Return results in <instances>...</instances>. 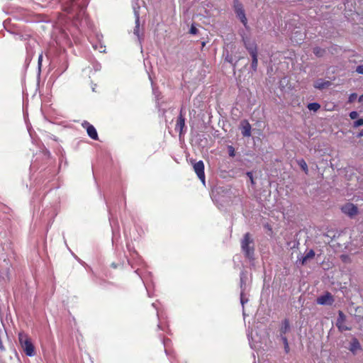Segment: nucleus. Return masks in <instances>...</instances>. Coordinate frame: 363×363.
I'll return each mask as SVG.
<instances>
[{"label": "nucleus", "mask_w": 363, "mask_h": 363, "mask_svg": "<svg viewBox=\"0 0 363 363\" xmlns=\"http://www.w3.org/2000/svg\"><path fill=\"white\" fill-rule=\"evenodd\" d=\"M330 84V82L319 79L314 82L313 86L317 89H328Z\"/></svg>", "instance_id": "9b49d317"}, {"label": "nucleus", "mask_w": 363, "mask_h": 363, "mask_svg": "<svg viewBox=\"0 0 363 363\" xmlns=\"http://www.w3.org/2000/svg\"><path fill=\"white\" fill-rule=\"evenodd\" d=\"M247 301V299L244 298L243 293L242 292L240 294V302H241L242 305L243 306L245 304V303H246Z\"/></svg>", "instance_id": "cd10ccee"}, {"label": "nucleus", "mask_w": 363, "mask_h": 363, "mask_svg": "<svg viewBox=\"0 0 363 363\" xmlns=\"http://www.w3.org/2000/svg\"><path fill=\"white\" fill-rule=\"evenodd\" d=\"M233 6L237 16L240 18L242 24L246 26L247 23V19L245 16V10L242 3L239 0H234Z\"/></svg>", "instance_id": "7ed1b4c3"}, {"label": "nucleus", "mask_w": 363, "mask_h": 363, "mask_svg": "<svg viewBox=\"0 0 363 363\" xmlns=\"http://www.w3.org/2000/svg\"><path fill=\"white\" fill-rule=\"evenodd\" d=\"M197 32H198L197 28L196 27H194V26H192L190 28V33L195 35L197 33Z\"/></svg>", "instance_id": "bb28decb"}, {"label": "nucleus", "mask_w": 363, "mask_h": 363, "mask_svg": "<svg viewBox=\"0 0 363 363\" xmlns=\"http://www.w3.org/2000/svg\"><path fill=\"white\" fill-rule=\"evenodd\" d=\"M251 243H252V240L250 238V233H247L244 235L242 240L241 247L242 251L248 258H251L254 253V248L250 247Z\"/></svg>", "instance_id": "f03ea898"}, {"label": "nucleus", "mask_w": 363, "mask_h": 363, "mask_svg": "<svg viewBox=\"0 0 363 363\" xmlns=\"http://www.w3.org/2000/svg\"><path fill=\"white\" fill-rule=\"evenodd\" d=\"M184 127H185L184 113H183V109L181 108L179 116L177 121L175 130L179 131V135H181L183 133V129L184 128Z\"/></svg>", "instance_id": "9d476101"}, {"label": "nucleus", "mask_w": 363, "mask_h": 363, "mask_svg": "<svg viewBox=\"0 0 363 363\" xmlns=\"http://www.w3.org/2000/svg\"><path fill=\"white\" fill-rule=\"evenodd\" d=\"M193 168L199 179L203 184H205L204 164L203 161L200 160L199 162H194Z\"/></svg>", "instance_id": "20e7f679"}, {"label": "nucleus", "mask_w": 363, "mask_h": 363, "mask_svg": "<svg viewBox=\"0 0 363 363\" xmlns=\"http://www.w3.org/2000/svg\"><path fill=\"white\" fill-rule=\"evenodd\" d=\"M359 101L363 103V94L359 97Z\"/></svg>", "instance_id": "473e14b6"}, {"label": "nucleus", "mask_w": 363, "mask_h": 363, "mask_svg": "<svg viewBox=\"0 0 363 363\" xmlns=\"http://www.w3.org/2000/svg\"><path fill=\"white\" fill-rule=\"evenodd\" d=\"M18 340L23 352L27 356L33 357L35 355V347L27 334L23 332L19 333Z\"/></svg>", "instance_id": "f257e3e1"}, {"label": "nucleus", "mask_w": 363, "mask_h": 363, "mask_svg": "<svg viewBox=\"0 0 363 363\" xmlns=\"http://www.w3.org/2000/svg\"><path fill=\"white\" fill-rule=\"evenodd\" d=\"M281 340H282L283 343H284V345L289 344L288 340H287V338H286V337L285 335H281Z\"/></svg>", "instance_id": "c85d7f7f"}, {"label": "nucleus", "mask_w": 363, "mask_h": 363, "mask_svg": "<svg viewBox=\"0 0 363 363\" xmlns=\"http://www.w3.org/2000/svg\"><path fill=\"white\" fill-rule=\"evenodd\" d=\"M358 136L359 137H363V129L359 132Z\"/></svg>", "instance_id": "72a5a7b5"}, {"label": "nucleus", "mask_w": 363, "mask_h": 363, "mask_svg": "<svg viewBox=\"0 0 363 363\" xmlns=\"http://www.w3.org/2000/svg\"><path fill=\"white\" fill-rule=\"evenodd\" d=\"M349 350L353 353L356 354L357 351L362 350L359 342L357 338H353L350 342Z\"/></svg>", "instance_id": "ddd939ff"}, {"label": "nucleus", "mask_w": 363, "mask_h": 363, "mask_svg": "<svg viewBox=\"0 0 363 363\" xmlns=\"http://www.w3.org/2000/svg\"><path fill=\"white\" fill-rule=\"evenodd\" d=\"M307 107L310 111L316 112L317 111H318L320 109V105L318 103H315V102L310 103L308 104Z\"/></svg>", "instance_id": "dca6fc26"}, {"label": "nucleus", "mask_w": 363, "mask_h": 363, "mask_svg": "<svg viewBox=\"0 0 363 363\" xmlns=\"http://www.w3.org/2000/svg\"><path fill=\"white\" fill-rule=\"evenodd\" d=\"M247 175L249 177V178L251 180V182L253 184L254 183V181H253V177H252V172H247Z\"/></svg>", "instance_id": "c756f323"}, {"label": "nucleus", "mask_w": 363, "mask_h": 363, "mask_svg": "<svg viewBox=\"0 0 363 363\" xmlns=\"http://www.w3.org/2000/svg\"><path fill=\"white\" fill-rule=\"evenodd\" d=\"M244 45L250 55L252 56L257 55V46L254 40L249 38H243Z\"/></svg>", "instance_id": "39448f33"}, {"label": "nucleus", "mask_w": 363, "mask_h": 363, "mask_svg": "<svg viewBox=\"0 0 363 363\" xmlns=\"http://www.w3.org/2000/svg\"><path fill=\"white\" fill-rule=\"evenodd\" d=\"M135 16H136V18H135V27L134 28V33L138 36L139 35V28H140V18H139V14L138 13L135 14Z\"/></svg>", "instance_id": "6ab92c4d"}, {"label": "nucleus", "mask_w": 363, "mask_h": 363, "mask_svg": "<svg viewBox=\"0 0 363 363\" xmlns=\"http://www.w3.org/2000/svg\"><path fill=\"white\" fill-rule=\"evenodd\" d=\"M298 164L300 166V167L305 172L306 174H308V165L304 160L301 159L298 160Z\"/></svg>", "instance_id": "a211bd4d"}, {"label": "nucleus", "mask_w": 363, "mask_h": 363, "mask_svg": "<svg viewBox=\"0 0 363 363\" xmlns=\"http://www.w3.org/2000/svg\"><path fill=\"white\" fill-rule=\"evenodd\" d=\"M356 98H357V94H356L355 93H352V94L350 96V97H349V101H350V103H352V102H353V101L355 100V99H356Z\"/></svg>", "instance_id": "393cba45"}, {"label": "nucleus", "mask_w": 363, "mask_h": 363, "mask_svg": "<svg viewBox=\"0 0 363 363\" xmlns=\"http://www.w3.org/2000/svg\"><path fill=\"white\" fill-rule=\"evenodd\" d=\"M359 116V113L357 111H352L350 113V117L351 119H356Z\"/></svg>", "instance_id": "5701e85b"}, {"label": "nucleus", "mask_w": 363, "mask_h": 363, "mask_svg": "<svg viewBox=\"0 0 363 363\" xmlns=\"http://www.w3.org/2000/svg\"><path fill=\"white\" fill-rule=\"evenodd\" d=\"M228 150H229V155L230 157H234L235 156V150L234 148L232 147V146H229L228 147Z\"/></svg>", "instance_id": "a878e982"}, {"label": "nucleus", "mask_w": 363, "mask_h": 363, "mask_svg": "<svg viewBox=\"0 0 363 363\" xmlns=\"http://www.w3.org/2000/svg\"><path fill=\"white\" fill-rule=\"evenodd\" d=\"M82 127L86 130L88 135L93 140H98V134L96 128L87 121H84Z\"/></svg>", "instance_id": "1a4fd4ad"}, {"label": "nucleus", "mask_w": 363, "mask_h": 363, "mask_svg": "<svg viewBox=\"0 0 363 363\" xmlns=\"http://www.w3.org/2000/svg\"><path fill=\"white\" fill-rule=\"evenodd\" d=\"M325 52V49H323L320 47H315L313 48V53L317 56V57H322Z\"/></svg>", "instance_id": "f3484780"}, {"label": "nucleus", "mask_w": 363, "mask_h": 363, "mask_svg": "<svg viewBox=\"0 0 363 363\" xmlns=\"http://www.w3.org/2000/svg\"><path fill=\"white\" fill-rule=\"evenodd\" d=\"M361 125H363V118L358 119L357 121H354L353 123L354 128H357Z\"/></svg>", "instance_id": "4be33fe9"}, {"label": "nucleus", "mask_w": 363, "mask_h": 363, "mask_svg": "<svg viewBox=\"0 0 363 363\" xmlns=\"http://www.w3.org/2000/svg\"><path fill=\"white\" fill-rule=\"evenodd\" d=\"M242 134L245 137H249L251 135V125L247 121H245L242 123Z\"/></svg>", "instance_id": "4468645a"}, {"label": "nucleus", "mask_w": 363, "mask_h": 363, "mask_svg": "<svg viewBox=\"0 0 363 363\" xmlns=\"http://www.w3.org/2000/svg\"><path fill=\"white\" fill-rule=\"evenodd\" d=\"M42 59H43V55H40V56L38 57V64H39V65H40V64H41Z\"/></svg>", "instance_id": "2f4dec72"}, {"label": "nucleus", "mask_w": 363, "mask_h": 363, "mask_svg": "<svg viewBox=\"0 0 363 363\" xmlns=\"http://www.w3.org/2000/svg\"><path fill=\"white\" fill-rule=\"evenodd\" d=\"M333 301V297L329 292H326L325 294L320 296L316 300L317 303L319 305H332Z\"/></svg>", "instance_id": "6e6552de"}, {"label": "nucleus", "mask_w": 363, "mask_h": 363, "mask_svg": "<svg viewBox=\"0 0 363 363\" xmlns=\"http://www.w3.org/2000/svg\"><path fill=\"white\" fill-rule=\"evenodd\" d=\"M290 325L288 320H284L282 323V325L281 328V336L285 335V334L289 330Z\"/></svg>", "instance_id": "2eb2a0df"}, {"label": "nucleus", "mask_w": 363, "mask_h": 363, "mask_svg": "<svg viewBox=\"0 0 363 363\" xmlns=\"http://www.w3.org/2000/svg\"><path fill=\"white\" fill-rule=\"evenodd\" d=\"M341 210L342 213L347 215L350 218L356 216L358 213L357 207L351 203H347L342 206Z\"/></svg>", "instance_id": "423d86ee"}, {"label": "nucleus", "mask_w": 363, "mask_h": 363, "mask_svg": "<svg viewBox=\"0 0 363 363\" xmlns=\"http://www.w3.org/2000/svg\"><path fill=\"white\" fill-rule=\"evenodd\" d=\"M70 6H65L64 10L67 11L68 13H70L75 6V1L74 0H69Z\"/></svg>", "instance_id": "aec40b11"}, {"label": "nucleus", "mask_w": 363, "mask_h": 363, "mask_svg": "<svg viewBox=\"0 0 363 363\" xmlns=\"http://www.w3.org/2000/svg\"><path fill=\"white\" fill-rule=\"evenodd\" d=\"M258 65L257 55L252 56V64L251 67L253 70H256Z\"/></svg>", "instance_id": "412c9836"}, {"label": "nucleus", "mask_w": 363, "mask_h": 363, "mask_svg": "<svg viewBox=\"0 0 363 363\" xmlns=\"http://www.w3.org/2000/svg\"><path fill=\"white\" fill-rule=\"evenodd\" d=\"M346 316L342 311H339L336 325L340 331L350 330V328L345 325Z\"/></svg>", "instance_id": "0eeeda50"}, {"label": "nucleus", "mask_w": 363, "mask_h": 363, "mask_svg": "<svg viewBox=\"0 0 363 363\" xmlns=\"http://www.w3.org/2000/svg\"><path fill=\"white\" fill-rule=\"evenodd\" d=\"M356 72L359 74H363V65L357 66L356 68Z\"/></svg>", "instance_id": "b1692460"}, {"label": "nucleus", "mask_w": 363, "mask_h": 363, "mask_svg": "<svg viewBox=\"0 0 363 363\" xmlns=\"http://www.w3.org/2000/svg\"><path fill=\"white\" fill-rule=\"evenodd\" d=\"M314 257H315V252H314V250H310L309 251L306 252L304 256H303L301 257V259H300L298 262H299V263L301 265H305L306 264H307V262L308 261L312 259Z\"/></svg>", "instance_id": "f8f14e48"}, {"label": "nucleus", "mask_w": 363, "mask_h": 363, "mask_svg": "<svg viewBox=\"0 0 363 363\" xmlns=\"http://www.w3.org/2000/svg\"><path fill=\"white\" fill-rule=\"evenodd\" d=\"M289 350H290V349H289V344H287V345H284V350H285V352H286V353H289Z\"/></svg>", "instance_id": "7c9ffc66"}]
</instances>
